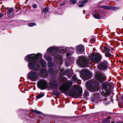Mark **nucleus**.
I'll list each match as a JSON object with an SVG mask.
<instances>
[{"mask_svg":"<svg viewBox=\"0 0 123 123\" xmlns=\"http://www.w3.org/2000/svg\"><path fill=\"white\" fill-rule=\"evenodd\" d=\"M95 77L96 81L93 80H90L87 83V86L92 92L98 91L99 88L98 83H101L106 79V75L101 73H96Z\"/></svg>","mask_w":123,"mask_h":123,"instance_id":"obj_1","label":"nucleus"},{"mask_svg":"<svg viewBox=\"0 0 123 123\" xmlns=\"http://www.w3.org/2000/svg\"><path fill=\"white\" fill-rule=\"evenodd\" d=\"M72 85V83L71 81L68 80L60 86L59 88L61 92H65L71 96L80 97L81 95L80 92L77 93L75 92L69 91Z\"/></svg>","mask_w":123,"mask_h":123,"instance_id":"obj_2","label":"nucleus"},{"mask_svg":"<svg viewBox=\"0 0 123 123\" xmlns=\"http://www.w3.org/2000/svg\"><path fill=\"white\" fill-rule=\"evenodd\" d=\"M68 49V47L66 48H62L60 49L58 48L52 47L50 48L47 50L48 51L51 53L52 55L56 56V58L59 61L58 63L61 64L62 61L61 56L58 55L59 54V53H62L64 52H66Z\"/></svg>","mask_w":123,"mask_h":123,"instance_id":"obj_3","label":"nucleus"},{"mask_svg":"<svg viewBox=\"0 0 123 123\" xmlns=\"http://www.w3.org/2000/svg\"><path fill=\"white\" fill-rule=\"evenodd\" d=\"M40 55L38 54L36 55L35 56H31L32 55L31 54L26 56V60L30 62L28 65L30 68L36 70L38 69L40 66L37 61V58L40 57Z\"/></svg>","mask_w":123,"mask_h":123,"instance_id":"obj_4","label":"nucleus"},{"mask_svg":"<svg viewBox=\"0 0 123 123\" xmlns=\"http://www.w3.org/2000/svg\"><path fill=\"white\" fill-rule=\"evenodd\" d=\"M89 58V60L90 61L95 63H98L100 61L102 57L99 54L95 53L91 54Z\"/></svg>","mask_w":123,"mask_h":123,"instance_id":"obj_5","label":"nucleus"},{"mask_svg":"<svg viewBox=\"0 0 123 123\" xmlns=\"http://www.w3.org/2000/svg\"><path fill=\"white\" fill-rule=\"evenodd\" d=\"M77 62L79 64L83 67L87 66L89 64L88 59L86 57L83 56H80Z\"/></svg>","mask_w":123,"mask_h":123,"instance_id":"obj_6","label":"nucleus"},{"mask_svg":"<svg viewBox=\"0 0 123 123\" xmlns=\"http://www.w3.org/2000/svg\"><path fill=\"white\" fill-rule=\"evenodd\" d=\"M37 85L38 87L42 90L46 89L48 86L47 81L44 79L39 80L37 82Z\"/></svg>","mask_w":123,"mask_h":123,"instance_id":"obj_7","label":"nucleus"},{"mask_svg":"<svg viewBox=\"0 0 123 123\" xmlns=\"http://www.w3.org/2000/svg\"><path fill=\"white\" fill-rule=\"evenodd\" d=\"M28 76L32 81H35L38 78V74L37 73L31 71L28 74Z\"/></svg>","mask_w":123,"mask_h":123,"instance_id":"obj_8","label":"nucleus"},{"mask_svg":"<svg viewBox=\"0 0 123 123\" xmlns=\"http://www.w3.org/2000/svg\"><path fill=\"white\" fill-rule=\"evenodd\" d=\"M103 89L102 91H100V93L103 96L106 97L109 93V91L107 90V85L105 83H103L102 84Z\"/></svg>","mask_w":123,"mask_h":123,"instance_id":"obj_9","label":"nucleus"},{"mask_svg":"<svg viewBox=\"0 0 123 123\" xmlns=\"http://www.w3.org/2000/svg\"><path fill=\"white\" fill-rule=\"evenodd\" d=\"M108 64L107 62L104 61L102 62L99 66V67L102 70L106 69L108 68Z\"/></svg>","mask_w":123,"mask_h":123,"instance_id":"obj_10","label":"nucleus"},{"mask_svg":"<svg viewBox=\"0 0 123 123\" xmlns=\"http://www.w3.org/2000/svg\"><path fill=\"white\" fill-rule=\"evenodd\" d=\"M39 75L41 77H46L48 75V73L45 69H42L40 70Z\"/></svg>","mask_w":123,"mask_h":123,"instance_id":"obj_11","label":"nucleus"},{"mask_svg":"<svg viewBox=\"0 0 123 123\" xmlns=\"http://www.w3.org/2000/svg\"><path fill=\"white\" fill-rule=\"evenodd\" d=\"M57 83L55 81H51L49 83V86L50 88L55 89L57 86Z\"/></svg>","mask_w":123,"mask_h":123,"instance_id":"obj_12","label":"nucleus"},{"mask_svg":"<svg viewBox=\"0 0 123 123\" xmlns=\"http://www.w3.org/2000/svg\"><path fill=\"white\" fill-rule=\"evenodd\" d=\"M84 74L85 76V80H87L90 78L91 75L90 72L88 70H86L84 71Z\"/></svg>","mask_w":123,"mask_h":123,"instance_id":"obj_13","label":"nucleus"},{"mask_svg":"<svg viewBox=\"0 0 123 123\" xmlns=\"http://www.w3.org/2000/svg\"><path fill=\"white\" fill-rule=\"evenodd\" d=\"M77 49V52L78 53L81 54L84 51V46L83 45L79 46L78 47Z\"/></svg>","mask_w":123,"mask_h":123,"instance_id":"obj_14","label":"nucleus"},{"mask_svg":"<svg viewBox=\"0 0 123 123\" xmlns=\"http://www.w3.org/2000/svg\"><path fill=\"white\" fill-rule=\"evenodd\" d=\"M69 69H67L65 71L63 69H61L60 70V74L62 75H65V74H68L69 71Z\"/></svg>","mask_w":123,"mask_h":123,"instance_id":"obj_15","label":"nucleus"},{"mask_svg":"<svg viewBox=\"0 0 123 123\" xmlns=\"http://www.w3.org/2000/svg\"><path fill=\"white\" fill-rule=\"evenodd\" d=\"M105 56L106 57L109 58H112L113 57V55L111 54L108 52H106L105 54Z\"/></svg>","mask_w":123,"mask_h":123,"instance_id":"obj_16","label":"nucleus"},{"mask_svg":"<svg viewBox=\"0 0 123 123\" xmlns=\"http://www.w3.org/2000/svg\"><path fill=\"white\" fill-rule=\"evenodd\" d=\"M73 80L75 81L80 82V80L76 77L75 75H74L72 77Z\"/></svg>","mask_w":123,"mask_h":123,"instance_id":"obj_17","label":"nucleus"},{"mask_svg":"<svg viewBox=\"0 0 123 123\" xmlns=\"http://www.w3.org/2000/svg\"><path fill=\"white\" fill-rule=\"evenodd\" d=\"M49 73L50 74H57L58 73V71H56L55 73L54 72L53 69L51 68H49Z\"/></svg>","mask_w":123,"mask_h":123,"instance_id":"obj_18","label":"nucleus"},{"mask_svg":"<svg viewBox=\"0 0 123 123\" xmlns=\"http://www.w3.org/2000/svg\"><path fill=\"white\" fill-rule=\"evenodd\" d=\"M101 7L102 8H104L106 10H109L110 9H112L111 6H101Z\"/></svg>","mask_w":123,"mask_h":123,"instance_id":"obj_19","label":"nucleus"},{"mask_svg":"<svg viewBox=\"0 0 123 123\" xmlns=\"http://www.w3.org/2000/svg\"><path fill=\"white\" fill-rule=\"evenodd\" d=\"M13 8H9L8 11L7 12V15L10 16L11 13L12 12L13 10Z\"/></svg>","mask_w":123,"mask_h":123,"instance_id":"obj_20","label":"nucleus"},{"mask_svg":"<svg viewBox=\"0 0 123 123\" xmlns=\"http://www.w3.org/2000/svg\"><path fill=\"white\" fill-rule=\"evenodd\" d=\"M73 88L74 90H78L80 88L77 85H75L73 86Z\"/></svg>","mask_w":123,"mask_h":123,"instance_id":"obj_21","label":"nucleus"},{"mask_svg":"<svg viewBox=\"0 0 123 123\" xmlns=\"http://www.w3.org/2000/svg\"><path fill=\"white\" fill-rule=\"evenodd\" d=\"M49 8L48 7H46L43 9V10L42 11V12H44V13H47L48 12Z\"/></svg>","mask_w":123,"mask_h":123,"instance_id":"obj_22","label":"nucleus"},{"mask_svg":"<svg viewBox=\"0 0 123 123\" xmlns=\"http://www.w3.org/2000/svg\"><path fill=\"white\" fill-rule=\"evenodd\" d=\"M69 2L71 3L72 4L75 5L77 2L76 0H69Z\"/></svg>","mask_w":123,"mask_h":123,"instance_id":"obj_23","label":"nucleus"},{"mask_svg":"<svg viewBox=\"0 0 123 123\" xmlns=\"http://www.w3.org/2000/svg\"><path fill=\"white\" fill-rule=\"evenodd\" d=\"M40 64L43 66L45 65V61L43 59H41L40 61Z\"/></svg>","mask_w":123,"mask_h":123,"instance_id":"obj_24","label":"nucleus"},{"mask_svg":"<svg viewBox=\"0 0 123 123\" xmlns=\"http://www.w3.org/2000/svg\"><path fill=\"white\" fill-rule=\"evenodd\" d=\"M36 25V24L34 23H30L28 24V25L30 27H32L34 26H35Z\"/></svg>","mask_w":123,"mask_h":123,"instance_id":"obj_25","label":"nucleus"},{"mask_svg":"<svg viewBox=\"0 0 123 123\" xmlns=\"http://www.w3.org/2000/svg\"><path fill=\"white\" fill-rule=\"evenodd\" d=\"M54 65L53 63L51 62H49L47 64V66L49 67H51Z\"/></svg>","mask_w":123,"mask_h":123,"instance_id":"obj_26","label":"nucleus"},{"mask_svg":"<svg viewBox=\"0 0 123 123\" xmlns=\"http://www.w3.org/2000/svg\"><path fill=\"white\" fill-rule=\"evenodd\" d=\"M44 95L43 94H40L37 96L36 97L37 98V99H38V98H40L42 97Z\"/></svg>","mask_w":123,"mask_h":123,"instance_id":"obj_27","label":"nucleus"},{"mask_svg":"<svg viewBox=\"0 0 123 123\" xmlns=\"http://www.w3.org/2000/svg\"><path fill=\"white\" fill-rule=\"evenodd\" d=\"M104 50L105 51L109 52L110 51V49L108 47H104Z\"/></svg>","mask_w":123,"mask_h":123,"instance_id":"obj_28","label":"nucleus"},{"mask_svg":"<svg viewBox=\"0 0 123 123\" xmlns=\"http://www.w3.org/2000/svg\"><path fill=\"white\" fill-rule=\"evenodd\" d=\"M33 112L34 113L38 114H42L41 112L36 110H33Z\"/></svg>","mask_w":123,"mask_h":123,"instance_id":"obj_29","label":"nucleus"},{"mask_svg":"<svg viewBox=\"0 0 123 123\" xmlns=\"http://www.w3.org/2000/svg\"><path fill=\"white\" fill-rule=\"evenodd\" d=\"M94 17L96 18L100 19V17L99 15L96 14H94L93 15Z\"/></svg>","mask_w":123,"mask_h":123,"instance_id":"obj_30","label":"nucleus"},{"mask_svg":"<svg viewBox=\"0 0 123 123\" xmlns=\"http://www.w3.org/2000/svg\"><path fill=\"white\" fill-rule=\"evenodd\" d=\"M46 59L48 61H51L52 59V58L51 57L49 56H47L46 57Z\"/></svg>","mask_w":123,"mask_h":123,"instance_id":"obj_31","label":"nucleus"},{"mask_svg":"<svg viewBox=\"0 0 123 123\" xmlns=\"http://www.w3.org/2000/svg\"><path fill=\"white\" fill-rule=\"evenodd\" d=\"M84 96L87 97L88 95V94L87 92H85L84 94Z\"/></svg>","mask_w":123,"mask_h":123,"instance_id":"obj_32","label":"nucleus"},{"mask_svg":"<svg viewBox=\"0 0 123 123\" xmlns=\"http://www.w3.org/2000/svg\"><path fill=\"white\" fill-rule=\"evenodd\" d=\"M87 1L88 0H84L82 1L81 3L82 4H85L86 3H87Z\"/></svg>","mask_w":123,"mask_h":123,"instance_id":"obj_33","label":"nucleus"},{"mask_svg":"<svg viewBox=\"0 0 123 123\" xmlns=\"http://www.w3.org/2000/svg\"><path fill=\"white\" fill-rule=\"evenodd\" d=\"M32 6L34 8H36L37 7V6L36 4H34Z\"/></svg>","mask_w":123,"mask_h":123,"instance_id":"obj_34","label":"nucleus"},{"mask_svg":"<svg viewBox=\"0 0 123 123\" xmlns=\"http://www.w3.org/2000/svg\"><path fill=\"white\" fill-rule=\"evenodd\" d=\"M84 5V4H80L79 5V7H83Z\"/></svg>","mask_w":123,"mask_h":123,"instance_id":"obj_35","label":"nucleus"},{"mask_svg":"<svg viewBox=\"0 0 123 123\" xmlns=\"http://www.w3.org/2000/svg\"><path fill=\"white\" fill-rule=\"evenodd\" d=\"M3 14L2 13H0V18L2 17L3 16Z\"/></svg>","mask_w":123,"mask_h":123,"instance_id":"obj_36","label":"nucleus"},{"mask_svg":"<svg viewBox=\"0 0 123 123\" xmlns=\"http://www.w3.org/2000/svg\"><path fill=\"white\" fill-rule=\"evenodd\" d=\"M74 49L73 48H70V49H69V50H71V49H72V52L73 51H74Z\"/></svg>","mask_w":123,"mask_h":123,"instance_id":"obj_37","label":"nucleus"},{"mask_svg":"<svg viewBox=\"0 0 123 123\" xmlns=\"http://www.w3.org/2000/svg\"><path fill=\"white\" fill-rule=\"evenodd\" d=\"M68 78H69L70 77H71V75H68Z\"/></svg>","mask_w":123,"mask_h":123,"instance_id":"obj_38","label":"nucleus"},{"mask_svg":"<svg viewBox=\"0 0 123 123\" xmlns=\"http://www.w3.org/2000/svg\"><path fill=\"white\" fill-rule=\"evenodd\" d=\"M111 123H115L113 122H111Z\"/></svg>","mask_w":123,"mask_h":123,"instance_id":"obj_39","label":"nucleus"},{"mask_svg":"<svg viewBox=\"0 0 123 123\" xmlns=\"http://www.w3.org/2000/svg\"><path fill=\"white\" fill-rule=\"evenodd\" d=\"M14 16H13V15H12L11 16V17H13Z\"/></svg>","mask_w":123,"mask_h":123,"instance_id":"obj_40","label":"nucleus"},{"mask_svg":"<svg viewBox=\"0 0 123 123\" xmlns=\"http://www.w3.org/2000/svg\"><path fill=\"white\" fill-rule=\"evenodd\" d=\"M107 120L108 121V122H109V120Z\"/></svg>","mask_w":123,"mask_h":123,"instance_id":"obj_41","label":"nucleus"},{"mask_svg":"<svg viewBox=\"0 0 123 123\" xmlns=\"http://www.w3.org/2000/svg\"><path fill=\"white\" fill-rule=\"evenodd\" d=\"M28 0H26V1H28Z\"/></svg>","mask_w":123,"mask_h":123,"instance_id":"obj_42","label":"nucleus"},{"mask_svg":"<svg viewBox=\"0 0 123 123\" xmlns=\"http://www.w3.org/2000/svg\"><path fill=\"white\" fill-rule=\"evenodd\" d=\"M84 13V12H83V13Z\"/></svg>","mask_w":123,"mask_h":123,"instance_id":"obj_43","label":"nucleus"}]
</instances>
